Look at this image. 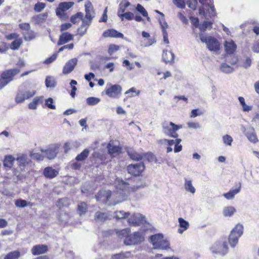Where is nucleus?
Segmentation results:
<instances>
[{
  "label": "nucleus",
  "mask_w": 259,
  "mask_h": 259,
  "mask_svg": "<svg viewBox=\"0 0 259 259\" xmlns=\"http://www.w3.org/2000/svg\"><path fill=\"white\" fill-rule=\"evenodd\" d=\"M117 191L112 193L110 190H102L96 195L97 200L102 201L108 205H114L126 199L130 191H136L138 188L130 187L128 182L120 178H116L114 182Z\"/></svg>",
  "instance_id": "nucleus-1"
},
{
  "label": "nucleus",
  "mask_w": 259,
  "mask_h": 259,
  "mask_svg": "<svg viewBox=\"0 0 259 259\" xmlns=\"http://www.w3.org/2000/svg\"><path fill=\"white\" fill-rule=\"evenodd\" d=\"M85 17L82 20V25L78 28V31L80 35L83 36L85 34L93 18L94 17V12L93 11V7L91 2L88 1L85 4Z\"/></svg>",
  "instance_id": "nucleus-2"
},
{
  "label": "nucleus",
  "mask_w": 259,
  "mask_h": 259,
  "mask_svg": "<svg viewBox=\"0 0 259 259\" xmlns=\"http://www.w3.org/2000/svg\"><path fill=\"white\" fill-rule=\"evenodd\" d=\"M36 92V90L30 85L21 86L15 97V102L18 104L23 103L26 100L33 97Z\"/></svg>",
  "instance_id": "nucleus-3"
},
{
  "label": "nucleus",
  "mask_w": 259,
  "mask_h": 259,
  "mask_svg": "<svg viewBox=\"0 0 259 259\" xmlns=\"http://www.w3.org/2000/svg\"><path fill=\"white\" fill-rule=\"evenodd\" d=\"M243 226L238 223L232 230L229 236L228 241L231 247H235L238 243L239 238L243 233Z\"/></svg>",
  "instance_id": "nucleus-4"
},
{
  "label": "nucleus",
  "mask_w": 259,
  "mask_h": 259,
  "mask_svg": "<svg viewBox=\"0 0 259 259\" xmlns=\"http://www.w3.org/2000/svg\"><path fill=\"white\" fill-rule=\"evenodd\" d=\"M213 254L224 256L228 252V246L225 239H221L216 241L210 248Z\"/></svg>",
  "instance_id": "nucleus-5"
},
{
  "label": "nucleus",
  "mask_w": 259,
  "mask_h": 259,
  "mask_svg": "<svg viewBox=\"0 0 259 259\" xmlns=\"http://www.w3.org/2000/svg\"><path fill=\"white\" fill-rule=\"evenodd\" d=\"M182 127L181 125H177L172 122L165 121L162 124L163 133L167 136L175 138L178 137L176 132Z\"/></svg>",
  "instance_id": "nucleus-6"
},
{
  "label": "nucleus",
  "mask_w": 259,
  "mask_h": 259,
  "mask_svg": "<svg viewBox=\"0 0 259 259\" xmlns=\"http://www.w3.org/2000/svg\"><path fill=\"white\" fill-rule=\"evenodd\" d=\"M151 241L154 248L159 249H167L169 247L168 241L163 239L162 234H157L151 236Z\"/></svg>",
  "instance_id": "nucleus-7"
},
{
  "label": "nucleus",
  "mask_w": 259,
  "mask_h": 259,
  "mask_svg": "<svg viewBox=\"0 0 259 259\" xmlns=\"http://www.w3.org/2000/svg\"><path fill=\"white\" fill-rule=\"evenodd\" d=\"M122 88L118 84L108 83L105 89V94L112 99H119L122 93Z\"/></svg>",
  "instance_id": "nucleus-8"
},
{
  "label": "nucleus",
  "mask_w": 259,
  "mask_h": 259,
  "mask_svg": "<svg viewBox=\"0 0 259 259\" xmlns=\"http://www.w3.org/2000/svg\"><path fill=\"white\" fill-rule=\"evenodd\" d=\"M144 240V235L143 232H136L133 234L127 236L124 240L126 245H132L139 244Z\"/></svg>",
  "instance_id": "nucleus-9"
},
{
  "label": "nucleus",
  "mask_w": 259,
  "mask_h": 259,
  "mask_svg": "<svg viewBox=\"0 0 259 259\" xmlns=\"http://www.w3.org/2000/svg\"><path fill=\"white\" fill-rule=\"evenodd\" d=\"M213 0H199V2L203 5L202 8L199 9V14L200 15L204 14V8L206 7V11L209 13L210 17H213L215 15V11L213 5Z\"/></svg>",
  "instance_id": "nucleus-10"
},
{
  "label": "nucleus",
  "mask_w": 259,
  "mask_h": 259,
  "mask_svg": "<svg viewBox=\"0 0 259 259\" xmlns=\"http://www.w3.org/2000/svg\"><path fill=\"white\" fill-rule=\"evenodd\" d=\"M20 70L17 68L7 70L2 73L0 79L6 85L13 80L14 76L18 74Z\"/></svg>",
  "instance_id": "nucleus-11"
},
{
  "label": "nucleus",
  "mask_w": 259,
  "mask_h": 259,
  "mask_svg": "<svg viewBox=\"0 0 259 259\" xmlns=\"http://www.w3.org/2000/svg\"><path fill=\"white\" fill-rule=\"evenodd\" d=\"M145 169L143 163L140 162L135 164L129 165L127 167V171L129 174L133 176H139Z\"/></svg>",
  "instance_id": "nucleus-12"
},
{
  "label": "nucleus",
  "mask_w": 259,
  "mask_h": 259,
  "mask_svg": "<svg viewBox=\"0 0 259 259\" xmlns=\"http://www.w3.org/2000/svg\"><path fill=\"white\" fill-rule=\"evenodd\" d=\"M74 4V3L71 2L60 3L58 7L56 9V15L60 18H62L64 12L71 8Z\"/></svg>",
  "instance_id": "nucleus-13"
},
{
  "label": "nucleus",
  "mask_w": 259,
  "mask_h": 259,
  "mask_svg": "<svg viewBox=\"0 0 259 259\" xmlns=\"http://www.w3.org/2000/svg\"><path fill=\"white\" fill-rule=\"evenodd\" d=\"M145 221V217L140 213L133 214L128 219V224L133 226L140 225Z\"/></svg>",
  "instance_id": "nucleus-14"
},
{
  "label": "nucleus",
  "mask_w": 259,
  "mask_h": 259,
  "mask_svg": "<svg viewBox=\"0 0 259 259\" xmlns=\"http://www.w3.org/2000/svg\"><path fill=\"white\" fill-rule=\"evenodd\" d=\"M58 149V147L55 145H51L45 150L41 149V151L44 154V157L52 159L56 156Z\"/></svg>",
  "instance_id": "nucleus-15"
},
{
  "label": "nucleus",
  "mask_w": 259,
  "mask_h": 259,
  "mask_svg": "<svg viewBox=\"0 0 259 259\" xmlns=\"http://www.w3.org/2000/svg\"><path fill=\"white\" fill-rule=\"evenodd\" d=\"M77 62L78 60L75 58H72L67 61L63 67V73L67 74L72 72L76 65Z\"/></svg>",
  "instance_id": "nucleus-16"
},
{
  "label": "nucleus",
  "mask_w": 259,
  "mask_h": 259,
  "mask_svg": "<svg viewBox=\"0 0 259 259\" xmlns=\"http://www.w3.org/2000/svg\"><path fill=\"white\" fill-rule=\"evenodd\" d=\"M206 46L210 51L217 52L219 50L220 45L217 39L212 37H209L208 41H207Z\"/></svg>",
  "instance_id": "nucleus-17"
},
{
  "label": "nucleus",
  "mask_w": 259,
  "mask_h": 259,
  "mask_svg": "<svg viewBox=\"0 0 259 259\" xmlns=\"http://www.w3.org/2000/svg\"><path fill=\"white\" fill-rule=\"evenodd\" d=\"M224 45L225 52L228 54H233L236 50L237 45L232 39L226 40Z\"/></svg>",
  "instance_id": "nucleus-18"
},
{
  "label": "nucleus",
  "mask_w": 259,
  "mask_h": 259,
  "mask_svg": "<svg viewBox=\"0 0 259 259\" xmlns=\"http://www.w3.org/2000/svg\"><path fill=\"white\" fill-rule=\"evenodd\" d=\"M74 35L68 32H64L62 33L59 37L57 44L59 46H61L67 43L73 39Z\"/></svg>",
  "instance_id": "nucleus-19"
},
{
  "label": "nucleus",
  "mask_w": 259,
  "mask_h": 259,
  "mask_svg": "<svg viewBox=\"0 0 259 259\" xmlns=\"http://www.w3.org/2000/svg\"><path fill=\"white\" fill-rule=\"evenodd\" d=\"M43 174L46 178L52 179L58 176L59 171L52 167L49 166L44 169Z\"/></svg>",
  "instance_id": "nucleus-20"
},
{
  "label": "nucleus",
  "mask_w": 259,
  "mask_h": 259,
  "mask_svg": "<svg viewBox=\"0 0 259 259\" xmlns=\"http://www.w3.org/2000/svg\"><path fill=\"white\" fill-rule=\"evenodd\" d=\"M48 250V247L46 245L39 244L33 246L31 249V253L34 255H39L46 253Z\"/></svg>",
  "instance_id": "nucleus-21"
},
{
  "label": "nucleus",
  "mask_w": 259,
  "mask_h": 259,
  "mask_svg": "<svg viewBox=\"0 0 259 259\" xmlns=\"http://www.w3.org/2000/svg\"><path fill=\"white\" fill-rule=\"evenodd\" d=\"M103 36L105 37H111L115 38H123V34L115 29H110L104 32Z\"/></svg>",
  "instance_id": "nucleus-22"
},
{
  "label": "nucleus",
  "mask_w": 259,
  "mask_h": 259,
  "mask_svg": "<svg viewBox=\"0 0 259 259\" xmlns=\"http://www.w3.org/2000/svg\"><path fill=\"white\" fill-rule=\"evenodd\" d=\"M245 135L250 142L253 143H256L258 142V139L254 133V128L252 127H248L245 133Z\"/></svg>",
  "instance_id": "nucleus-23"
},
{
  "label": "nucleus",
  "mask_w": 259,
  "mask_h": 259,
  "mask_svg": "<svg viewBox=\"0 0 259 259\" xmlns=\"http://www.w3.org/2000/svg\"><path fill=\"white\" fill-rule=\"evenodd\" d=\"M47 17V13L39 14L32 17L31 21L36 24H40L46 21Z\"/></svg>",
  "instance_id": "nucleus-24"
},
{
  "label": "nucleus",
  "mask_w": 259,
  "mask_h": 259,
  "mask_svg": "<svg viewBox=\"0 0 259 259\" xmlns=\"http://www.w3.org/2000/svg\"><path fill=\"white\" fill-rule=\"evenodd\" d=\"M241 189V185L236 189H231L228 192L224 193L223 196L228 200H232L234 198L235 196L238 194Z\"/></svg>",
  "instance_id": "nucleus-25"
},
{
  "label": "nucleus",
  "mask_w": 259,
  "mask_h": 259,
  "mask_svg": "<svg viewBox=\"0 0 259 259\" xmlns=\"http://www.w3.org/2000/svg\"><path fill=\"white\" fill-rule=\"evenodd\" d=\"M174 54L170 51H163L162 54V58L165 63H174Z\"/></svg>",
  "instance_id": "nucleus-26"
},
{
  "label": "nucleus",
  "mask_w": 259,
  "mask_h": 259,
  "mask_svg": "<svg viewBox=\"0 0 259 259\" xmlns=\"http://www.w3.org/2000/svg\"><path fill=\"white\" fill-rule=\"evenodd\" d=\"M178 222L179 223V226L181 228L178 229V232L180 234H182L184 231L188 229L189 227V223L182 218H179Z\"/></svg>",
  "instance_id": "nucleus-27"
},
{
  "label": "nucleus",
  "mask_w": 259,
  "mask_h": 259,
  "mask_svg": "<svg viewBox=\"0 0 259 259\" xmlns=\"http://www.w3.org/2000/svg\"><path fill=\"white\" fill-rule=\"evenodd\" d=\"M131 5V3L126 0L122 1L119 6L117 12V15L119 17L120 15L124 13L125 9Z\"/></svg>",
  "instance_id": "nucleus-28"
},
{
  "label": "nucleus",
  "mask_w": 259,
  "mask_h": 259,
  "mask_svg": "<svg viewBox=\"0 0 259 259\" xmlns=\"http://www.w3.org/2000/svg\"><path fill=\"white\" fill-rule=\"evenodd\" d=\"M43 98V96L36 97L34 98L33 101L29 103L28 108L30 109H36L38 104L42 102Z\"/></svg>",
  "instance_id": "nucleus-29"
},
{
  "label": "nucleus",
  "mask_w": 259,
  "mask_h": 259,
  "mask_svg": "<svg viewBox=\"0 0 259 259\" xmlns=\"http://www.w3.org/2000/svg\"><path fill=\"white\" fill-rule=\"evenodd\" d=\"M24 38L26 41H31L36 37V33L31 29L25 32H22Z\"/></svg>",
  "instance_id": "nucleus-30"
},
{
  "label": "nucleus",
  "mask_w": 259,
  "mask_h": 259,
  "mask_svg": "<svg viewBox=\"0 0 259 259\" xmlns=\"http://www.w3.org/2000/svg\"><path fill=\"white\" fill-rule=\"evenodd\" d=\"M15 160V158L11 155L6 156L4 160V166L9 168L12 167Z\"/></svg>",
  "instance_id": "nucleus-31"
},
{
  "label": "nucleus",
  "mask_w": 259,
  "mask_h": 259,
  "mask_svg": "<svg viewBox=\"0 0 259 259\" xmlns=\"http://www.w3.org/2000/svg\"><path fill=\"white\" fill-rule=\"evenodd\" d=\"M45 84L47 88H55L56 85V81L54 77L52 76H47L45 80Z\"/></svg>",
  "instance_id": "nucleus-32"
},
{
  "label": "nucleus",
  "mask_w": 259,
  "mask_h": 259,
  "mask_svg": "<svg viewBox=\"0 0 259 259\" xmlns=\"http://www.w3.org/2000/svg\"><path fill=\"white\" fill-rule=\"evenodd\" d=\"M236 209L231 206H227L224 208L223 213L225 217H232L236 212Z\"/></svg>",
  "instance_id": "nucleus-33"
},
{
  "label": "nucleus",
  "mask_w": 259,
  "mask_h": 259,
  "mask_svg": "<svg viewBox=\"0 0 259 259\" xmlns=\"http://www.w3.org/2000/svg\"><path fill=\"white\" fill-rule=\"evenodd\" d=\"M184 187L187 191L190 192L193 194L195 192V189L192 185L191 180L185 179Z\"/></svg>",
  "instance_id": "nucleus-34"
},
{
  "label": "nucleus",
  "mask_w": 259,
  "mask_h": 259,
  "mask_svg": "<svg viewBox=\"0 0 259 259\" xmlns=\"http://www.w3.org/2000/svg\"><path fill=\"white\" fill-rule=\"evenodd\" d=\"M125 95H126V98H132L134 97L136 94V96H139L140 94V91L137 90L135 88L132 87L125 92Z\"/></svg>",
  "instance_id": "nucleus-35"
},
{
  "label": "nucleus",
  "mask_w": 259,
  "mask_h": 259,
  "mask_svg": "<svg viewBox=\"0 0 259 259\" xmlns=\"http://www.w3.org/2000/svg\"><path fill=\"white\" fill-rule=\"evenodd\" d=\"M221 70L225 73H231L234 70V68L226 63H223L220 66Z\"/></svg>",
  "instance_id": "nucleus-36"
},
{
  "label": "nucleus",
  "mask_w": 259,
  "mask_h": 259,
  "mask_svg": "<svg viewBox=\"0 0 259 259\" xmlns=\"http://www.w3.org/2000/svg\"><path fill=\"white\" fill-rule=\"evenodd\" d=\"M88 209L87 204L83 202H81L78 204L77 212L80 215L84 214Z\"/></svg>",
  "instance_id": "nucleus-37"
},
{
  "label": "nucleus",
  "mask_w": 259,
  "mask_h": 259,
  "mask_svg": "<svg viewBox=\"0 0 259 259\" xmlns=\"http://www.w3.org/2000/svg\"><path fill=\"white\" fill-rule=\"evenodd\" d=\"M108 150L109 154L113 155L118 154L120 150V148L119 146L109 143L108 145Z\"/></svg>",
  "instance_id": "nucleus-38"
},
{
  "label": "nucleus",
  "mask_w": 259,
  "mask_h": 259,
  "mask_svg": "<svg viewBox=\"0 0 259 259\" xmlns=\"http://www.w3.org/2000/svg\"><path fill=\"white\" fill-rule=\"evenodd\" d=\"M83 13L81 12H78L71 17L70 21L73 24H76L79 22L80 20L82 21L83 19Z\"/></svg>",
  "instance_id": "nucleus-39"
},
{
  "label": "nucleus",
  "mask_w": 259,
  "mask_h": 259,
  "mask_svg": "<svg viewBox=\"0 0 259 259\" xmlns=\"http://www.w3.org/2000/svg\"><path fill=\"white\" fill-rule=\"evenodd\" d=\"M108 219V215L106 213L97 212L95 214V219L98 222H103Z\"/></svg>",
  "instance_id": "nucleus-40"
},
{
  "label": "nucleus",
  "mask_w": 259,
  "mask_h": 259,
  "mask_svg": "<svg viewBox=\"0 0 259 259\" xmlns=\"http://www.w3.org/2000/svg\"><path fill=\"white\" fill-rule=\"evenodd\" d=\"M101 101V99L97 97H89L87 99V104L90 106H95Z\"/></svg>",
  "instance_id": "nucleus-41"
},
{
  "label": "nucleus",
  "mask_w": 259,
  "mask_h": 259,
  "mask_svg": "<svg viewBox=\"0 0 259 259\" xmlns=\"http://www.w3.org/2000/svg\"><path fill=\"white\" fill-rule=\"evenodd\" d=\"M15 205L18 207L23 208L27 206H32L30 202H27L26 200L21 199H17L15 201Z\"/></svg>",
  "instance_id": "nucleus-42"
},
{
  "label": "nucleus",
  "mask_w": 259,
  "mask_h": 259,
  "mask_svg": "<svg viewBox=\"0 0 259 259\" xmlns=\"http://www.w3.org/2000/svg\"><path fill=\"white\" fill-rule=\"evenodd\" d=\"M16 160L18 162L19 165L20 167H24L26 164L28 163L27 156L25 155H21L18 156Z\"/></svg>",
  "instance_id": "nucleus-43"
},
{
  "label": "nucleus",
  "mask_w": 259,
  "mask_h": 259,
  "mask_svg": "<svg viewBox=\"0 0 259 259\" xmlns=\"http://www.w3.org/2000/svg\"><path fill=\"white\" fill-rule=\"evenodd\" d=\"M20 256V252L19 251H14L8 253L4 257V259H17Z\"/></svg>",
  "instance_id": "nucleus-44"
},
{
  "label": "nucleus",
  "mask_w": 259,
  "mask_h": 259,
  "mask_svg": "<svg viewBox=\"0 0 259 259\" xmlns=\"http://www.w3.org/2000/svg\"><path fill=\"white\" fill-rule=\"evenodd\" d=\"M22 44V39L20 38L16 39L10 45V48L12 50H18Z\"/></svg>",
  "instance_id": "nucleus-45"
},
{
  "label": "nucleus",
  "mask_w": 259,
  "mask_h": 259,
  "mask_svg": "<svg viewBox=\"0 0 259 259\" xmlns=\"http://www.w3.org/2000/svg\"><path fill=\"white\" fill-rule=\"evenodd\" d=\"M89 154V150L85 149L80 154H78L75 158L77 161H83L85 160Z\"/></svg>",
  "instance_id": "nucleus-46"
},
{
  "label": "nucleus",
  "mask_w": 259,
  "mask_h": 259,
  "mask_svg": "<svg viewBox=\"0 0 259 259\" xmlns=\"http://www.w3.org/2000/svg\"><path fill=\"white\" fill-rule=\"evenodd\" d=\"M128 154L129 156L133 160H139L142 159L143 155L135 151H128Z\"/></svg>",
  "instance_id": "nucleus-47"
},
{
  "label": "nucleus",
  "mask_w": 259,
  "mask_h": 259,
  "mask_svg": "<svg viewBox=\"0 0 259 259\" xmlns=\"http://www.w3.org/2000/svg\"><path fill=\"white\" fill-rule=\"evenodd\" d=\"M119 17L123 21L124 19L127 20H132L134 19V14L132 12H127L119 15Z\"/></svg>",
  "instance_id": "nucleus-48"
},
{
  "label": "nucleus",
  "mask_w": 259,
  "mask_h": 259,
  "mask_svg": "<svg viewBox=\"0 0 259 259\" xmlns=\"http://www.w3.org/2000/svg\"><path fill=\"white\" fill-rule=\"evenodd\" d=\"M130 229L129 228H126L122 230H118L116 231L117 235L120 237H126L128 236L129 233H130Z\"/></svg>",
  "instance_id": "nucleus-49"
},
{
  "label": "nucleus",
  "mask_w": 259,
  "mask_h": 259,
  "mask_svg": "<svg viewBox=\"0 0 259 259\" xmlns=\"http://www.w3.org/2000/svg\"><path fill=\"white\" fill-rule=\"evenodd\" d=\"M129 215V212H125L123 211L120 210L115 212L114 217L117 219H123L127 218Z\"/></svg>",
  "instance_id": "nucleus-50"
},
{
  "label": "nucleus",
  "mask_w": 259,
  "mask_h": 259,
  "mask_svg": "<svg viewBox=\"0 0 259 259\" xmlns=\"http://www.w3.org/2000/svg\"><path fill=\"white\" fill-rule=\"evenodd\" d=\"M222 140L225 145L231 146L233 141L232 137L229 135H225L223 136Z\"/></svg>",
  "instance_id": "nucleus-51"
},
{
  "label": "nucleus",
  "mask_w": 259,
  "mask_h": 259,
  "mask_svg": "<svg viewBox=\"0 0 259 259\" xmlns=\"http://www.w3.org/2000/svg\"><path fill=\"white\" fill-rule=\"evenodd\" d=\"M212 23L210 21H204L200 26V29L201 31H205L206 29H211L212 28Z\"/></svg>",
  "instance_id": "nucleus-52"
},
{
  "label": "nucleus",
  "mask_w": 259,
  "mask_h": 259,
  "mask_svg": "<svg viewBox=\"0 0 259 259\" xmlns=\"http://www.w3.org/2000/svg\"><path fill=\"white\" fill-rule=\"evenodd\" d=\"M130 254L131 253L130 252L116 254L113 255L111 259H124L125 258L128 257Z\"/></svg>",
  "instance_id": "nucleus-53"
},
{
  "label": "nucleus",
  "mask_w": 259,
  "mask_h": 259,
  "mask_svg": "<svg viewBox=\"0 0 259 259\" xmlns=\"http://www.w3.org/2000/svg\"><path fill=\"white\" fill-rule=\"evenodd\" d=\"M68 199L67 198H61L59 199L56 202V206L59 208H62L68 204Z\"/></svg>",
  "instance_id": "nucleus-54"
},
{
  "label": "nucleus",
  "mask_w": 259,
  "mask_h": 259,
  "mask_svg": "<svg viewBox=\"0 0 259 259\" xmlns=\"http://www.w3.org/2000/svg\"><path fill=\"white\" fill-rule=\"evenodd\" d=\"M203 113H204V112L201 109H193L190 114V116L191 118H194L198 116L202 115L203 114Z\"/></svg>",
  "instance_id": "nucleus-55"
},
{
  "label": "nucleus",
  "mask_w": 259,
  "mask_h": 259,
  "mask_svg": "<svg viewBox=\"0 0 259 259\" xmlns=\"http://www.w3.org/2000/svg\"><path fill=\"white\" fill-rule=\"evenodd\" d=\"M77 84V81L76 80H73V79L71 80L70 82V85H71V88H72L71 91L70 93V95L73 98H74L75 97V93L77 90V88L75 86Z\"/></svg>",
  "instance_id": "nucleus-56"
},
{
  "label": "nucleus",
  "mask_w": 259,
  "mask_h": 259,
  "mask_svg": "<svg viewBox=\"0 0 259 259\" xmlns=\"http://www.w3.org/2000/svg\"><path fill=\"white\" fill-rule=\"evenodd\" d=\"M46 6V5L45 3L38 2L34 5V10L35 12H40L45 9Z\"/></svg>",
  "instance_id": "nucleus-57"
},
{
  "label": "nucleus",
  "mask_w": 259,
  "mask_h": 259,
  "mask_svg": "<svg viewBox=\"0 0 259 259\" xmlns=\"http://www.w3.org/2000/svg\"><path fill=\"white\" fill-rule=\"evenodd\" d=\"M136 10L139 12L143 16H147V12L141 4H138L137 5Z\"/></svg>",
  "instance_id": "nucleus-58"
},
{
  "label": "nucleus",
  "mask_w": 259,
  "mask_h": 259,
  "mask_svg": "<svg viewBox=\"0 0 259 259\" xmlns=\"http://www.w3.org/2000/svg\"><path fill=\"white\" fill-rule=\"evenodd\" d=\"M155 41H156L155 40L154 38H148L147 39H145L144 41H142L141 46L143 47H147L155 43Z\"/></svg>",
  "instance_id": "nucleus-59"
},
{
  "label": "nucleus",
  "mask_w": 259,
  "mask_h": 259,
  "mask_svg": "<svg viewBox=\"0 0 259 259\" xmlns=\"http://www.w3.org/2000/svg\"><path fill=\"white\" fill-rule=\"evenodd\" d=\"M54 101L52 98H49L45 101L46 105L50 109H55L56 106L53 104Z\"/></svg>",
  "instance_id": "nucleus-60"
},
{
  "label": "nucleus",
  "mask_w": 259,
  "mask_h": 259,
  "mask_svg": "<svg viewBox=\"0 0 259 259\" xmlns=\"http://www.w3.org/2000/svg\"><path fill=\"white\" fill-rule=\"evenodd\" d=\"M174 4L179 8L184 9L186 4L184 0H173Z\"/></svg>",
  "instance_id": "nucleus-61"
},
{
  "label": "nucleus",
  "mask_w": 259,
  "mask_h": 259,
  "mask_svg": "<svg viewBox=\"0 0 259 259\" xmlns=\"http://www.w3.org/2000/svg\"><path fill=\"white\" fill-rule=\"evenodd\" d=\"M119 49V47L117 45L112 44L109 47L108 52L110 55H112L114 52L117 51Z\"/></svg>",
  "instance_id": "nucleus-62"
},
{
  "label": "nucleus",
  "mask_w": 259,
  "mask_h": 259,
  "mask_svg": "<svg viewBox=\"0 0 259 259\" xmlns=\"http://www.w3.org/2000/svg\"><path fill=\"white\" fill-rule=\"evenodd\" d=\"M20 28L22 30V32H25L30 29V25L27 23H22L19 25Z\"/></svg>",
  "instance_id": "nucleus-63"
},
{
  "label": "nucleus",
  "mask_w": 259,
  "mask_h": 259,
  "mask_svg": "<svg viewBox=\"0 0 259 259\" xmlns=\"http://www.w3.org/2000/svg\"><path fill=\"white\" fill-rule=\"evenodd\" d=\"M122 66L127 68L128 70H131L134 68V65L131 64L130 61L127 60H124L122 62Z\"/></svg>",
  "instance_id": "nucleus-64"
}]
</instances>
